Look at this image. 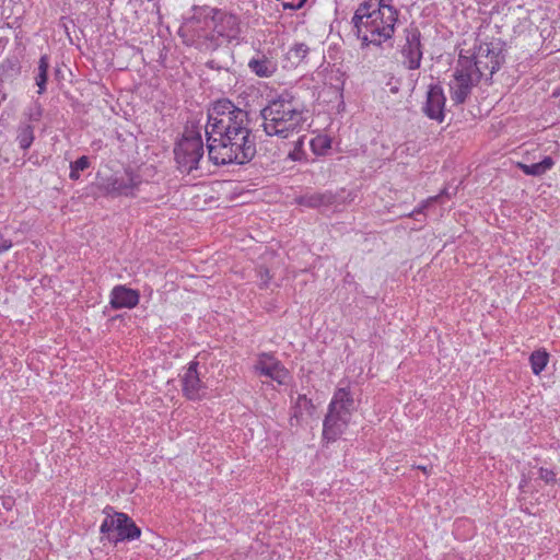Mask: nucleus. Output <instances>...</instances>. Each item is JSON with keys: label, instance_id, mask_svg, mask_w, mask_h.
Listing matches in <instances>:
<instances>
[{"label": "nucleus", "instance_id": "1", "mask_svg": "<svg viewBox=\"0 0 560 560\" xmlns=\"http://www.w3.org/2000/svg\"><path fill=\"white\" fill-rule=\"evenodd\" d=\"M202 129L209 159L215 165L244 164L255 155L248 113L229 100H220L209 108L206 126L187 125L177 142L174 153L182 172L190 173L198 168L205 152Z\"/></svg>", "mask_w": 560, "mask_h": 560}, {"label": "nucleus", "instance_id": "2", "mask_svg": "<svg viewBox=\"0 0 560 560\" xmlns=\"http://www.w3.org/2000/svg\"><path fill=\"white\" fill-rule=\"evenodd\" d=\"M397 21L398 10L394 0H366L357 8L351 20L362 49L381 47L392 39Z\"/></svg>", "mask_w": 560, "mask_h": 560}, {"label": "nucleus", "instance_id": "3", "mask_svg": "<svg viewBox=\"0 0 560 560\" xmlns=\"http://www.w3.org/2000/svg\"><path fill=\"white\" fill-rule=\"evenodd\" d=\"M267 136L288 139L308 127L307 110L289 93L270 100L260 112Z\"/></svg>", "mask_w": 560, "mask_h": 560}, {"label": "nucleus", "instance_id": "4", "mask_svg": "<svg viewBox=\"0 0 560 560\" xmlns=\"http://www.w3.org/2000/svg\"><path fill=\"white\" fill-rule=\"evenodd\" d=\"M205 25L212 31H197L191 42V45L205 51L215 50L222 40L232 42L237 39L241 32L236 15L215 9L209 10Z\"/></svg>", "mask_w": 560, "mask_h": 560}, {"label": "nucleus", "instance_id": "5", "mask_svg": "<svg viewBox=\"0 0 560 560\" xmlns=\"http://www.w3.org/2000/svg\"><path fill=\"white\" fill-rule=\"evenodd\" d=\"M452 71L448 82L451 101L455 105H460L467 101L472 89L480 82L482 72L476 58L472 55H465L463 51Z\"/></svg>", "mask_w": 560, "mask_h": 560}, {"label": "nucleus", "instance_id": "6", "mask_svg": "<svg viewBox=\"0 0 560 560\" xmlns=\"http://www.w3.org/2000/svg\"><path fill=\"white\" fill-rule=\"evenodd\" d=\"M355 410L354 399L348 387H338L328 405L323 435L328 441L339 438L350 423Z\"/></svg>", "mask_w": 560, "mask_h": 560}, {"label": "nucleus", "instance_id": "7", "mask_svg": "<svg viewBox=\"0 0 560 560\" xmlns=\"http://www.w3.org/2000/svg\"><path fill=\"white\" fill-rule=\"evenodd\" d=\"M100 530L109 542L114 544L135 540L141 535V530L136 523L127 514L119 512L107 513Z\"/></svg>", "mask_w": 560, "mask_h": 560}, {"label": "nucleus", "instance_id": "8", "mask_svg": "<svg viewBox=\"0 0 560 560\" xmlns=\"http://www.w3.org/2000/svg\"><path fill=\"white\" fill-rule=\"evenodd\" d=\"M400 54L402 65L409 70H417L421 66L423 56L421 45V33L415 26L405 30V43L401 46Z\"/></svg>", "mask_w": 560, "mask_h": 560}, {"label": "nucleus", "instance_id": "9", "mask_svg": "<svg viewBox=\"0 0 560 560\" xmlns=\"http://www.w3.org/2000/svg\"><path fill=\"white\" fill-rule=\"evenodd\" d=\"M254 371L260 376L270 378L282 385L287 382L289 373L282 363L270 353H260L257 355L254 364Z\"/></svg>", "mask_w": 560, "mask_h": 560}, {"label": "nucleus", "instance_id": "10", "mask_svg": "<svg viewBox=\"0 0 560 560\" xmlns=\"http://www.w3.org/2000/svg\"><path fill=\"white\" fill-rule=\"evenodd\" d=\"M140 180L137 175L130 171H126L122 175H113L103 184L104 191L113 197L131 196L139 185Z\"/></svg>", "mask_w": 560, "mask_h": 560}, {"label": "nucleus", "instance_id": "11", "mask_svg": "<svg viewBox=\"0 0 560 560\" xmlns=\"http://www.w3.org/2000/svg\"><path fill=\"white\" fill-rule=\"evenodd\" d=\"M446 97L444 90L440 84H432L427 92V100L422 107L425 116L438 122H442L445 118Z\"/></svg>", "mask_w": 560, "mask_h": 560}, {"label": "nucleus", "instance_id": "12", "mask_svg": "<svg viewBox=\"0 0 560 560\" xmlns=\"http://www.w3.org/2000/svg\"><path fill=\"white\" fill-rule=\"evenodd\" d=\"M197 361H191L184 373L180 375L182 390L186 398L190 400L201 399L205 395L206 386L200 380Z\"/></svg>", "mask_w": 560, "mask_h": 560}, {"label": "nucleus", "instance_id": "13", "mask_svg": "<svg viewBox=\"0 0 560 560\" xmlns=\"http://www.w3.org/2000/svg\"><path fill=\"white\" fill-rule=\"evenodd\" d=\"M140 294L126 285H115L110 291L109 304L114 310L133 308L138 305Z\"/></svg>", "mask_w": 560, "mask_h": 560}, {"label": "nucleus", "instance_id": "14", "mask_svg": "<svg viewBox=\"0 0 560 560\" xmlns=\"http://www.w3.org/2000/svg\"><path fill=\"white\" fill-rule=\"evenodd\" d=\"M248 68L260 78H269L276 72L277 65L266 56H258L248 61Z\"/></svg>", "mask_w": 560, "mask_h": 560}, {"label": "nucleus", "instance_id": "15", "mask_svg": "<svg viewBox=\"0 0 560 560\" xmlns=\"http://www.w3.org/2000/svg\"><path fill=\"white\" fill-rule=\"evenodd\" d=\"M555 165V161L550 156H545L540 162L534 164L518 163V167L524 174L530 176H540L547 173Z\"/></svg>", "mask_w": 560, "mask_h": 560}, {"label": "nucleus", "instance_id": "16", "mask_svg": "<svg viewBox=\"0 0 560 560\" xmlns=\"http://www.w3.org/2000/svg\"><path fill=\"white\" fill-rule=\"evenodd\" d=\"M16 141L22 150H27L34 142V127L26 121H21L16 131Z\"/></svg>", "mask_w": 560, "mask_h": 560}, {"label": "nucleus", "instance_id": "17", "mask_svg": "<svg viewBox=\"0 0 560 560\" xmlns=\"http://www.w3.org/2000/svg\"><path fill=\"white\" fill-rule=\"evenodd\" d=\"M308 47L304 43H295L287 52V60L291 67H296L303 62L308 54Z\"/></svg>", "mask_w": 560, "mask_h": 560}, {"label": "nucleus", "instance_id": "18", "mask_svg": "<svg viewBox=\"0 0 560 560\" xmlns=\"http://www.w3.org/2000/svg\"><path fill=\"white\" fill-rule=\"evenodd\" d=\"M548 362L549 353L544 349L535 350L529 355V364L535 375H539L545 370Z\"/></svg>", "mask_w": 560, "mask_h": 560}, {"label": "nucleus", "instance_id": "19", "mask_svg": "<svg viewBox=\"0 0 560 560\" xmlns=\"http://www.w3.org/2000/svg\"><path fill=\"white\" fill-rule=\"evenodd\" d=\"M49 68V57L47 55H43L38 61L37 73L35 75V82L38 86V94H43L46 91L47 83V72Z\"/></svg>", "mask_w": 560, "mask_h": 560}, {"label": "nucleus", "instance_id": "20", "mask_svg": "<svg viewBox=\"0 0 560 560\" xmlns=\"http://www.w3.org/2000/svg\"><path fill=\"white\" fill-rule=\"evenodd\" d=\"M311 149L316 155H324L331 145V141L326 135H317L310 141Z\"/></svg>", "mask_w": 560, "mask_h": 560}, {"label": "nucleus", "instance_id": "21", "mask_svg": "<svg viewBox=\"0 0 560 560\" xmlns=\"http://www.w3.org/2000/svg\"><path fill=\"white\" fill-rule=\"evenodd\" d=\"M505 43L501 39H492V74L499 69L500 65L504 61Z\"/></svg>", "mask_w": 560, "mask_h": 560}, {"label": "nucleus", "instance_id": "22", "mask_svg": "<svg viewBox=\"0 0 560 560\" xmlns=\"http://www.w3.org/2000/svg\"><path fill=\"white\" fill-rule=\"evenodd\" d=\"M90 166L89 158L83 155L79 158L77 161L70 164V174L69 177L73 180L79 179L80 172L86 170Z\"/></svg>", "mask_w": 560, "mask_h": 560}, {"label": "nucleus", "instance_id": "23", "mask_svg": "<svg viewBox=\"0 0 560 560\" xmlns=\"http://www.w3.org/2000/svg\"><path fill=\"white\" fill-rule=\"evenodd\" d=\"M325 203V196L322 194H310L299 198V205L308 208H317Z\"/></svg>", "mask_w": 560, "mask_h": 560}, {"label": "nucleus", "instance_id": "24", "mask_svg": "<svg viewBox=\"0 0 560 560\" xmlns=\"http://www.w3.org/2000/svg\"><path fill=\"white\" fill-rule=\"evenodd\" d=\"M304 136L300 137L295 144H294V148L293 150H291L288 154V158L291 160V161H302L305 159L306 154H305V151L303 150V147H304Z\"/></svg>", "mask_w": 560, "mask_h": 560}, {"label": "nucleus", "instance_id": "25", "mask_svg": "<svg viewBox=\"0 0 560 560\" xmlns=\"http://www.w3.org/2000/svg\"><path fill=\"white\" fill-rule=\"evenodd\" d=\"M556 472L548 468H539V478L544 480L546 483H555L556 482Z\"/></svg>", "mask_w": 560, "mask_h": 560}, {"label": "nucleus", "instance_id": "26", "mask_svg": "<svg viewBox=\"0 0 560 560\" xmlns=\"http://www.w3.org/2000/svg\"><path fill=\"white\" fill-rule=\"evenodd\" d=\"M43 115V108L39 104H35L30 110L26 113V116L30 121L36 122L40 119Z\"/></svg>", "mask_w": 560, "mask_h": 560}, {"label": "nucleus", "instance_id": "27", "mask_svg": "<svg viewBox=\"0 0 560 560\" xmlns=\"http://www.w3.org/2000/svg\"><path fill=\"white\" fill-rule=\"evenodd\" d=\"M283 9L298 10L301 9L306 0H280Z\"/></svg>", "mask_w": 560, "mask_h": 560}, {"label": "nucleus", "instance_id": "28", "mask_svg": "<svg viewBox=\"0 0 560 560\" xmlns=\"http://www.w3.org/2000/svg\"><path fill=\"white\" fill-rule=\"evenodd\" d=\"M13 246V242L10 238H5L0 232V255L8 252Z\"/></svg>", "mask_w": 560, "mask_h": 560}, {"label": "nucleus", "instance_id": "29", "mask_svg": "<svg viewBox=\"0 0 560 560\" xmlns=\"http://www.w3.org/2000/svg\"><path fill=\"white\" fill-rule=\"evenodd\" d=\"M298 406L300 408L304 407L305 409H312L313 408L312 401L310 399H307L306 396H299V398H298Z\"/></svg>", "mask_w": 560, "mask_h": 560}, {"label": "nucleus", "instance_id": "30", "mask_svg": "<svg viewBox=\"0 0 560 560\" xmlns=\"http://www.w3.org/2000/svg\"><path fill=\"white\" fill-rule=\"evenodd\" d=\"M436 197H433V198H430L429 200H427L425 202H423L420 207L416 208L409 215L410 217H416L417 214H422L427 205L430 202V201H433L435 200Z\"/></svg>", "mask_w": 560, "mask_h": 560}, {"label": "nucleus", "instance_id": "31", "mask_svg": "<svg viewBox=\"0 0 560 560\" xmlns=\"http://www.w3.org/2000/svg\"><path fill=\"white\" fill-rule=\"evenodd\" d=\"M259 279H260V284L262 287H267L271 279V276L268 270L260 271Z\"/></svg>", "mask_w": 560, "mask_h": 560}, {"label": "nucleus", "instance_id": "32", "mask_svg": "<svg viewBox=\"0 0 560 560\" xmlns=\"http://www.w3.org/2000/svg\"><path fill=\"white\" fill-rule=\"evenodd\" d=\"M483 51H486L487 54H489V52H490V48H489V47H487Z\"/></svg>", "mask_w": 560, "mask_h": 560}, {"label": "nucleus", "instance_id": "33", "mask_svg": "<svg viewBox=\"0 0 560 560\" xmlns=\"http://www.w3.org/2000/svg\"><path fill=\"white\" fill-rule=\"evenodd\" d=\"M462 523H463V524H465V523H466V521L457 522L456 524H457V525H460Z\"/></svg>", "mask_w": 560, "mask_h": 560}]
</instances>
